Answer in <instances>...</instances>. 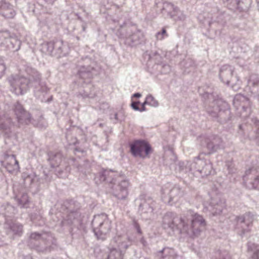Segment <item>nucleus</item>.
<instances>
[{
	"label": "nucleus",
	"instance_id": "9",
	"mask_svg": "<svg viewBox=\"0 0 259 259\" xmlns=\"http://www.w3.org/2000/svg\"><path fill=\"white\" fill-rule=\"evenodd\" d=\"M139 199V212L140 215L144 219H151L154 216L155 201L150 197L144 195H140Z\"/></svg>",
	"mask_w": 259,
	"mask_h": 259
},
{
	"label": "nucleus",
	"instance_id": "10",
	"mask_svg": "<svg viewBox=\"0 0 259 259\" xmlns=\"http://www.w3.org/2000/svg\"><path fill=\"white\" fill-rule=\"evenodd\" d=\"M253 220V216L250 213H246L236 218V229L241 236L243 237L246 233L250 232Z\"/></svg>",
	"mask_w": 259,
	"mask_h": 259
},
{
	"label": "nucleus",
	"instance_id": "33",
	"mask_svg": "<svg viewBox=\"0 0 259 259\" xmlns=\"http://www.w3.org/2000/svg\"><path fill=\"white\" fill-rule=\"evenodd\" d=\"M171 19L175 21H184L186 19V16L183 12L181 11L177 7L174 14L172 15Z\"/></svg>",
	"mask_w": 259,
	"mask_h": 259
},
{
	"label": "nucleus",
	"instance_id": "51",
	"mask_svg": "<svg viewBox=\"0 0 259 259\" xmlns=\"http://www.w3.org/2000/svg\"><path fill=\"white\" fill-rule=\"evenodd\" d=\"M13 208L11 206H8V207H7V209H11Z\"/></svg>",
	"mask_w": 259,
	"mask_h": 259
},
{
	"label": "nucleus",
	"instance_id": "14",
	"mask_svg": "<svg viewBox=\"0 0 259 259\" xmlns=\"http://www.w3.org/2000/svg\"><path fill=\"white\" fill-rule=\"evenodd\" d=\"M243 179L244 184L249 189H259V172L255 169L246 170Z\"/></svg>",
	"mask_w": 259,
	"mask_h": 259
},
{
	"label": "nucleus",
	"instance_id": "3",
	"mask_svg": "<svg viewBox=\"0 0 259 259\" xmlns=\"http://www.w3.org/2000/svg\"><path fill=\"white\" fill-rule=\"evenodd\" d=\"M92 226L97 238L103 240L108 236L112 229L111 221L104 213L95 215L92 220Z\"/></svg>",
	"mask_w": 259,
	"mask_h": 259
},
{
	"label": "nucleus",
	"instance_id": "44",
	"mask_svg": "<svg viewBox=\"0 0 259 259\" xmlns=\"http://www.w3.org/2000/svg\"><path fill=\"white\" fill-rule=\"evenodd\" d=\"M148 105V103H147V100L146 99L145 101L142 104V107L140 108V112L145 111L146 110V109L145 108V105Z\"/></svg>",
	"mask_w": 259,
	"mask_h": 259
},
{
	"label": "nucleus",
	"instance_id": "18",
	"mask_svg": "<svg viewBox=\"0 0 259 259\" xmlns=\"http://www.w3.org/2000/svg\"><path fill=\"white\" fill-rule=\"evenodd\" d=\"M116 176V172L112 170L105 169L97 174L95 178V181L97 184H100L102 182L105 181L108 185L112 183L114 180V177Z\"/></svg>",
	"mask_w": 259,
	"mask_h": 259
},
{
	"label": "nucleus",
	"instance_id": "41",
	"mask_svg": "<svg viewBox=\"0 0 259 259\" xmlns=\"http://www.w3.org/2000/svg\"><path fill=\"white\" fill-rule=\"evenodd\" d=\"M227 2L230 5L233 6H238L239 4V0H227Z\"/></svg>",
	"mask_w": 259,
	"mask_h": 259
},
{
	"label": "nucleus",
	"instance_id": "25",
	"mask_svg": "<svg viewBox=\"0 0 259 259\" xmlns=\"http://www.w3.org/2000/svg\"><path fill=\"white\" fill-rule=\"evenodd\" d=\"M94 71L93 67L82 65L78 68L77 74L78 76L83 79H90L93 77Z\"/></svg>",
	"mask_w": 259,
	"mask_h": 259
},
{
	"label": "nucleus",
	"instance_id": "42",
	"mask_svg": "<svg viewBox=\"0 0 259 259\" xmlns=\"http://www.w3.org/2000/svg\"><path fill=\"white\" fill-rule=\"evenodd\" d=\"M140 102H132L131 106L133 109H134L136 111H140V108L138 107V105L139 104Z\"/></svg>",
	"mask_w": 259,
	"mask_h": 259
},
{
	"label": "nucleus",
	"instance_id": "46",
	"mask_svg": "<svg viewBox=\"0 0 259 259\" xmlns=\"http://www.w3.org/2000/svg\"><path fill=\"white\" fill-rule=\"evenodd\" d=\"M114 117L115 119L116 120V121H121V119H118V114L117 113H115L114 115Z\"/></svg>",
	"mask_w": 259,
	"mask_h": 259
},
{
	"label": "nucleus",
	"instance_id": "6",
	"mask_svg": "<svg viewBox=\"0 0 259 259\" xmlns=\"http://www.w3.org/2000/svg\"><path fill=\"white\" fill-rule=\"evenodd\" d=\"M52 236L49 233L39 234L33 233L30 235L28 241V245L31 248L36 249L38 252H44L50 250L48 247L52 241Z\"/></svg>",
	"mask_w": 259,
	"mask_h": 259
},
{
	"label": "nucleus",
	"instance_id": "32",
	"mask_svg": "<svg viewBox=\"0 0 259 259\" xmlns=\"http://www.w3.org/2000/svg\"><path fill=\"white\" fill-rule=\"evenodd\" d=\"M15 199L17 200L19 206L21 207H27L29 200L27 194L23 193L20 197L17 196L16 197Z\"/></svg>",
	"mask_w": 259,
	"mask_h": 259
},
{
	"label": "nucleus",
	"instance_id": "50",
	"mask_svg": "<svg viewBox=\"0 0 259 259\" xmlns=\"http://www.w3.org/2000/svg\"><path fill=\"white\" fill-rule=\"evenodd\" d=\"M221 101H219V100H217V101H215L213 103L214 104H218Z\"/></svg>",
	"mask_w": 259,
	"mask_h": 259
},
{
	"label": "nucleus",
	"instance_id": "34",
	"mask_svg": "<svg viewBox=\"0 0 259 259\" xmlns=\"http://www.w3.org/2000/svg\"><path fill=\"white\" fill-rule=\"evenodd\" d=\"M11 230L15 235L20 236L23 232V227L21 224H13L10 227Z\"/></svg>",
	"mask_w": 259,
	"mask_h": 259
},
{
	"label": "nucleus",
	"instance_id": "22",
	"mask_svg": "<svg viewBox=\"0 0 259 259\" xmlns=\"http://www.w3.org/2000/svg\"><path fill=\"white\" fill-rule=\"evenodd\" d=\"M0 14L6 18H13L16 12L14 7L5 1L0 2Z\"/></svg>",
	"mask_w": 259,
	"mask_h": 259
},
{
	"label": "nucleus",
	"instance_id": "20",
	"mask_svg": "<svg viewBox=\"0 0 259 259\" xmlns=\"http://www.w3.org/2000/svg\"><path fill=\"white\" fill-rule=\"evenodd\" d=\"M234 104L238 108H242L244 111L250 112V102L248 98L241 94L236 95L233 101Z\"/></svg>",
	"mask_w": 259,
	"mask_h": 259
},
{
	"label": "nucleus",
	"instance_id": "21",
	"mask_svg": "<svg viewBox=\"0 0 259 259\" xmlns=\"http://www.w3.org/2000/svg\"><path fill=\"white\" fill-rule=\"evenodd\" d=\"M54 56L61 57L66 56L69 53L68 46L64 43L62 40H57L54 41Z\"/></svg>",
	"mask_w": 259,
	"mask_h": 259
},
{
	"label": "nucleus",
	"instance_id": "23",
	"mask_svg": "<svg viewBox=\"0 0 259 259\" xmlns=\"http://www.w3.org/2000/svg\"><path fill=\"white\" fill-rule=\"evenodd\" d=\"M247 88L250 90L252 94L257 96L259 100V77L256 74L250 76L247 82Z\"/></svg>",
	"mask_w": 259,
	"mask_h": 259
},
{
	"label": "nucleus",
	"instance_id": "38",
	"mask_svg": "<svg viewBox=\"0 0 259 259\" xmlns=\"http://www.w3.org/2000/svg\"><path fill=\"white\" fill-rule=\"evenodd\" d=\"M160 35H163L165 37H167L168 36L165 28H162L161 32H158L157 33L156 36L158 39L161 40L164 38V36H160Z\"/></svg>",
	"mask_w": 259,
	"mask_h": 259
},
{
	"label": "nucleus",
	"instance_id": "24",
	"mask_svg": "<svg viewBox=\"0 0 259 259\" xmlns=\"http://www.w3.org/2000/svg\"><path fill=\"white\" fill-rule=\"evenodd\" d=\"M219 141L220 139L217 137L212 140L210 138H205L204 142H202V145L206 146L208 150V153L210 154L215 152L220 148V145L217 143Z\"/></svg>",
	"mask_w": 259,
	"mask_h": 259
},
{
	"label": "nucleus",
	"instance_id": "4",
	"mask_svg": "<svg viewBox=\"0 0 259 259\" xmlns=\"http://www.w3.org/2000/svg\"><path fill=\"white\" fill-rule=\"evenodd\" d=\"M130 183L129 180L123 175H119L116 172V176L110 184L109 188L110 192L118 199H125L129 194Z\"/></svg>",
	"mask_w": 259,
	"mask_h": 259
},
{
	"label": "nucleus",
	"instance_id": "29",
	"mask_svg": "<svg viewBox=\"0 0 259 259\" xmlns=\"http://www.w3.org/2000/svg\"><path fill=\"white\" fill-rule=\"evenodd\" d=\"M40 51L46 55L54 56V41L44 42L41 46Z\"/></svg>",
	"mask_w": 259,
	"mask_h": 259
},
{
	"label": "nucleus",
	"instance_id": "35",
	"mask_svg": "<svg viewBox=\"0 0 259 259\" xmlns=\"http://www.w3.org/2000/svg\"><path fill=\"white\" fill-rule=\"evenodd\" d=\"M147 103L148 105L153 107H158L159 104L158 102L154 98V97L151 95H148L146 98Z\"/></svg>",
	"mask_w": 259,
	"mask_h": 259
},
{
	"label": "nucleus",
	"instance_id": "47",
	"mask_svg": "<svg viewBox=\"0 0 259 259\" xmlns=\"http://www.w3.org/2000/svg\"><path fill=\"white\" fill-rule=\"evenodd\" d=\"M228 168L229 172L233 173L234 172L233 168L231 167L229 165H228Z\"/></svg>",
	"mask_w": 259,
	"mask_h": 259
},
{
	"label": "nucleus",
	"instance_id": "1",
	"mask_svg": "<svg viewBox=\"0 0 259 259\" xmlns=\"http://www.w3.org/2000/svg\"><path fill=\"white\" fill-rule=\"evenodd\" d=\"M205 225L203 217L191 210H188L180 218L176 213L168 212L163 217L162 222L164 229L178 230L190 237L198 236Z\"/></svg>",
	"mask_w": 259,
	"mask_h": 259
},
{
	"label": "nucleus",
	"instance_id": "49",
	"mask_svg": "<svg viewBox=\"0 0 259 259\" xmlns=\"http://www.w3.org/2000/svg\"><path fill=\"white\" fill-rule=\"evenodd\" d=\"M224 254L225 255V256L223 257V259H228V256H226V255H228V252H225Z\"/></svg>",
	"mask_w": 259,
	"mask_h": 259
},
{
	"label": "nucleus",
	"instance_id": "39",
	"mask_svg": "<svg viewBox=\"0 0 259 259\" xmlns=\"http://www.w3.org/2000/svg\"><path fill=\"white\" fill-rule=\"evenodd\" d=\"M252 121L254 122L257 127L256 138L259 139V120H258L256 118H253L252 119Z\"/></svg>",
	"mask_w": 259,
	"mask_h": 259
},
{
	"label": "nucleus",
	"instance_id": "40",
	"mask_svg": "<svg viewBox=\"0 0 259 259\" xmlns=\"http://www.w3.org/2000/svg\"><path fill=\"white\" fill-rule=\"evenodd\" d=\"M215 107L214 108L213 111L208 110V112L209 113L211 114L212 116H215L217 115L218 112L220 111V109L218 107V106H215Z\"/></svg>",
	"mask_w": 259,
	"mask_h": 259
},
{
	"label": "nucleus",
	"instance_id": "8",
	"mask_svg": "<svg viewBox=\"0 0 259 259\" xmlns=\"http://www.w3.org/2000/svg\"><path fill=\"white\" fill-rule=\"evenodd\" d=\"M0 46L12 52L18 51L21 46V41L16 37L11 35L7 30H0Z\"/></svg>",
	"mask_w": 259,
	"mask_h": 259
},
{
	"label": "nucleus",
	"instance_id": "28",
	"mask_svg": "<svg viewBox=\"0 0 259 259\" xmlns=\"http://www.w3.org/2000/svg\"><path fill=\"white\" fill-rule=\"evenodd\" d=\"M160 259H176L177 254L175 250L172 248L165 247L161 251Z\"/></svg>",
	"mask_w": 259,
	"mask_h": 259
},
{
	"label": "nucleus",
	"instance_id": "15",
	"mask_svg": "<svg viewBox=\"0 0 259 259\" xmlns=\"http://www.w3.org/2000/svg\"><path fill=\"white\" fill-rule=\"evenodd\" d=\"M131 152L135 157H144L143 151L145 156L148 155L150 151V145L144 141H136L130 145Z\"/></svg>",
	"mask_w": 259,
	"mask_h": 259
},
{
	"label": "nucleus",
	"instance_id": "16",
	"mask_svg": "<svg viewBox=\"0 0 259 259\" xmlns=\"http://www.w3.org/2000/svg\"><path fill=\"white\" fill-rule=\"evenodd\" d=\"M14 107V112L17 119L19 126L28 124L31 121L30 114L23 109L22 105L19 102H17Z\"/></svg>",
	"mask_w": 259,
	"mask_h": 259
},
{
	"label": "nucleus",
	"instance_id": "31",
	"mask_svg": "<svg viewBox=\"0 0 259 259\" xmlns=\"http://www.w3.org/2000/svg\"><path fill=\"white\" fill-rule=\"evenodd\" d=\"M79 216V213L76 211L70 212L65 218L61 221V225L62 226L69 225L73 223V220H74Z\"/></svg>",
	"mask_w": 259,
	"mask_h": 259
},
{
	"label": "nucleus",
	"instance_id": "7",
	"mask_svg": "<svg viewBox=\"0 0 259 259\" xmlns=\"http://www.w3.org/2000/svg\"><path fill=\"white\" fill-rule=\"evenodd\" d=\"M234 70V67L230 65H223L220 69L219 77L223 83L231 85L234 90H237L241 81L237 75L233 76Z\"/></svg>",
	"mask_w": 259,
	"mask_h": 259
},
{
	"label": "nucleus",
	"instance_id": "12",
	"mask_svg": "<svg viewBox=\"0 0 259 259\" xmlns=\"http://www.w3.org/2000/svg\"><path fill=\"white\" fill-rule=\"evenodd\" d=\"M115 239L120 251L115 248L111 249L108 255V259H122L121 252L125 250L131 244L130 240L126 235L117 236Z\"/></svg>",
	"mask_w": 259,
	"mask_h": 259
},
{
	"label": "nucleus",
	"instance_id": "27",
	"mask_svg": "<svg viewBox=\"0 0 259 259\" xmlns=\"http://www.w3.org/2000/svg\"><path fill=\"white\" fill-rule=\"evenodd\" d=\"M177 8V6H175L173 4L165 2L162 4L161 13L163 15L171 18L172 15L174 14Z\"/></svg>",
	"mask_w": 259,
	"mask_h": 259
},
{
	"label": "nucleus",
	"instance_id": "17",
	"mask_svg": "<svg viewBox=\"0 0 259 259\" xmlns=\"http://www.w3.org/2000/svg\"><path fill=\"white\" fill-rule=\"evenodd\" d=\"M225 208V201L217 196L211 199L208 207L213 215H220Z\"/></svg>",
	"mask_w": 259,
	"mask_h": 259
},
{
	"label": "nucleus",
	"instance_id": "37",
	"mask_svg": "<svg viewBox=\"0 0 259 259\" xmlns=\"http://www.w3.org/2000/svg\"><path fill=\"white\" fill-rule=\"evenodd\" d=\"M6 69L4 61L2 57H0V78L4 74Z\"/></svg>",
	"mask_w": 259,
	"mask_h": 259
},
{
	"label": "nucleus",
	"instance_id": "45",
	"mask_svg": "<svg viewBox=\"0 0 259 259\" xmlns=\"http://www.w3.org/2000/svg\"><path fill=\"white\" fill-rule=\"evenodd\" d=\"M93 96L90 94H89L87 91H85L83 95V97H88V98H92Z\"/></svg>",
	"mask_w": 259,
	"mask_h": 259
},
{
	"label": "nucleus",
	"instance_id": "13",
	"mask_svg": "<svg viewBox=\"0 0 259 259\" xmlns=\"http://www.w3.org/2000/svg\"><path fill=\"white\" fill-rule=\"evenodd\" d=\"M162 194L164 195V197L168 196V202L172 204L179 201L180 198L183 196L184 192L179 186H173L171 184H167L163 188Z\"/></svg>",
	"mask_w": 259,
	"mask_h": 259
},
{
	"label": "nucleus",
	"instance_id": "48",
	"mask_svg": "<svg viewBox=\"0 0 259 259\" xmlns=\"http://www.w3.org/2000/svg\"><path fill=\"white\" fill-rule=\"evenodd\" d=\"M134 97H136V98H140L141 97V94H140V93H135V94H134Z\"/></svg>",
	"mask_w": 259,
	"mask_h": 259
},
{
	"label": "nucleus",
	"instance_id": "5",
	"mask_svg": "<svg viewBox=\"0 0 259 259\" xmlns=\"http://www.w3.org/2000/svg\"><path fill=\"white\" fill-rule=\"evenodd\" d=\"M212 169V167L210 162L202 158L201 155L195 157L192 163L187 162L185 167L181 169L185 172L196 171L203 176L210 175Z\"/></svg>",
	"mask_w": 259,
	"mask_h": 259
},
{
	"label": "nucleus",
	"instance_id": "19",
	"mask_svg": "<svg viewBox=\"0 0 259 259\" xmlns=\"http://www.w3.org/2000/svg\"><path fill=\"white\" fill-rule=\"evenodd\" d=\"M2 164L10 173L16 171L19 169L18 161L14 155L6 156L5 160L2 162Z\"/></svg>",
	"mask_w": 259,
	"mask_h": 259
},
{
	"label": "nucleus",
	"instance_id": "43",
	"mask_svg": "<svg viewBox=\"0 0 259 259\" xmlns=\"http://www.w3.org/2000/svg\"><path fill=\"white\" fill-rule=\"evenodd\" d=\"M134 225L138 233L140 234L141 233V230L139 225L136 222H134Z\"/></svg>",
	"mask_w": 259,
	"mask_h": 259
},
{
	"label": "nucleus",
	"instance_id": "30",
	"mask_svg": "<svg viewBox=\"0 0 259 259\" xmlns=\"http://www.w3.org/2000/svg\"><path fill=\"white\" fill-rule=\"evenodd\" d=\"M247 251L252 259H259V245L249 242L247 244Z\"/></svg>",
	"mask_w": 259,
	"mask_h": 259
},
{
	"label": "nucleus",
	"instance_id": "36",
	"mask_svg": "<svg viewBox=\"0 0 259 259\" xmlns=\"http://www.w3.org/2000/svg\"><path fill=\"white\" fill-rule=\"evenodd\" d=\"M69 170V168L66 167L64 170H62L60 168L56 170V175L58 177L64 178L67 176V171Z\"/></svg>",
	"mask_w": 259,
	"mask_h": 259
},
{
	"label": "nucleus",
	"instance_id": "11",
	"mask_svg": "<svg viewBox=\"0 0 259 259\" xmlns=\"http://www.w3.org/2000/svg\"><path fill=\"white\" fill-rule=\"evenodd\" d=\"M16 126L7 114L0 113V129L7 137H16Z\"/></svg>",
	"mask_w": 259,
	"mask_h": 259
},
{
	"label": "nucleus",
	"instance_id": "2",
	"mask_svg": "<svg viewBox=\"0 0 259 259\" xmlns=\"http://www.w3.org/2000/svg\"><path fill=\"white\" fill-rule=\"evenodd\" d=\"M28 78L19 75H12L8 79L11 91L16 95H22L27 92L30 86L34 87L35 96L41 98L49 90L45 82H40V75L35 70L28 72Z\"/></svg>",
	"mask_w": 259,
	"mask_h": 259
},
{
	"label": "nucleus",
	"instance_id": "26",
	"mask_svg": "<svg viewBox=\"0 0 259 259\" xmlns=\"http://www.w3.org/2000/svg\"><path fill=\"white\" fill-rule=\"evenodd\" d=\"M48 160L52 167H57L62 162V155L60 152H50L49 154Z\"/></svg>",
	"mask_w": 259,
	"mask_h": 259
},
{
	"label": "nucleus",
	"instance_id": "52",
	"mask_svg": "<svg viewBox=\"0 0 259 259\" xmlns=\"http://www.w3.org/2000/svg\"><path fill=\"white\" fill-rule=\"evenodd\" d=\"M256 2H257V6L259 8V0H256Z\"/></svg>",
	"mask_w": 259,
	"mask_h": 259
},
{
	"label": "nucleus",
	"instance_id": "53",
	"mask_svg": "<svg viewBox=\"0 0 259 259\" xmlns=\"http://www.w3.org/2000/svg\"><path fill=\"white\" fill-rule=\"evenodd\" d=\"M160 36H164V37H165L164 36V35H160Z\"/></svg>",
	"mask_w": 259,
	"mask_h": 259
},
{
	"label": "nucleus",
	"instance_id": "54",
	"mask_svg": "<svg viewBox=\"0 0 259 259\" xmlns=\"http://www.w3.org/2000/svg\"><path fill=\"white\" fill-rule=\"evenodd\" d=\"M102 106H105V104H103L102 105Z\"/></svg>",
	"mask_w": 259,
	"mask_h": 259
}]
</instances>
